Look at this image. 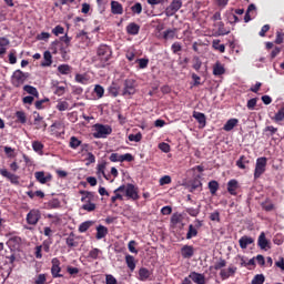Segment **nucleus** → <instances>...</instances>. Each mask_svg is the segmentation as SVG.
<instances>
[{"label":"nucleus","mask_w":284,"mask_h":284,"mask_svg":"<svg viewBox=\"0 0 284 284\" xmlns=\"http://www.w3.org/2000/svg\"><path fill=\"white\" fill-rule=\"evenodd\" d=\"M16 123H21V125H26L28 123V115L24 111L16 112Z\"/></svg>","instance_id":"nucleus-27"},{"label":"nucleus","mask_w":284,"mask_h":284,"mask_svg":"<svg viewBox=\"0 0 284 284\" xmlns=\"http://www.w3.org/2000/svg\"><path fill=\"white\" fill-rule=\"evenodd\" d=\"M43 59L44 61L41 63L42 68H50V65H52V53L50 51H44Z\"/></svg>","instance_id":"nucleus-30"},{"label":"nucleus","mask_w":284,"mask_h":284,"mask_svg":"<svg viewBox=\"0 0 284 284\" xmlns=\"http://www.w3.org/2000/svg\"><path fill=\"white\" fill-rule=\"evenodd\" d=\"M136 88H139L136 80L126 79L123 82V89H122L121 95L122 97H133V94H136Z\"/></svg>","instance_id":"nucleus-2"},{"label":"nucleus","mask_w":284,"mask_h":284,"mask_svg":"<svg viewBox=\"0 0 284 284\" xmlns=\"http://www.w3.org/2000/svg\"><path fill=\"white\" fill-rule=\"evenodd\" d=\"M135 63H139L140 70H145V68H148L150 63V60L148 58H141V59H136Z\"/></svg>","instance_id":"nucleus-44"},{"label":"nucleus","mask_w":284,"mask_h":284,"mask_svg":"<svg viewBox=\"0 0 284 284\" xmlns=\"http://www.w3.org/2000/svg\"><path fill=\"white\" fill-rule=\"evenodd\" d=\"M189 278H191V281H193V283L205 284V275H203L201 273L191 272L189 275Z\"/></svg>","instance_id":"nucleus-17"},{"label":"nucleus","mask_w":284,"mask_h":284,"mask_svg":"<svg viewBox=\"0 0 284 284\" xmlns=\"http://www.w3.org/2000/svg\"><path fill=\"white\" fill-rule=\"evenodd\" d=\"M82 210H84L85 212H94V210H97V204L94 202L83 204Z\"/></svg>","instance_id":"nucleus-57"},{"label":"nucleus","mask_w":284,"mask_h":284,"mask_svg":"<svg viewBox=\"0 0 284 284\" xmlns=\"http://www.w3.org/2000/svg\"><path fill=\"white\" fill-rule=\"evenodd\" d=\"M152 276V272L145 267H141L139 270V281H148Z\"/></svg>","instance_id":"nucleus-31"},{"label":"nucleus","mask_w":284,"mask_h":284,"mask_svg":"<svg viewBox=\"0 0 284 284\" xmlns=\"http://www.w3.org/2000/svg\"><path fill=\"white\" fill-rule=\"evenodd\" d=\"M131 12H133V14H141L143 12V6L140 2H136L131 7Z\"/></svg>","instance_id":"nucleus-47"},{"label":"nucleus","mask_w":284,"mask_h":284,"mask_svg":"<svg viewBox=\"0 0 284 284\" xmlns=\"http://www.w3.org/2000/svg\"><path fill=\"white\" fill-rule=\"evenodd\" d=\"M64 33H65V28H63L61 24H58L52 29V34H54L55 37H59V34H64Z\"/></svg>","instance_id":"nucleus-54"},{"label":"nucleus","mask_w":284,"mask_h":284,"mask_svg":"<svg viewBox=\"0 0 284 284\" xmlns=\"http://www.w3.org/2000/svg\"><path fill=\"white\" fill-rule=\"evenodd\" d=\"M68 108H70V104L65 101H61L57 104V110H59V112H65Z\"/></svg>","instance_id":"nucleus-58"},{"label":"nucleus","mask_w":284,"mask_h":284,"mask_svg":"<svg viewBox=\"0 0 284 284\" xmlns=\"http://www.w3.org/2000/svg\"><path fill=\"white\" fill-rule=\"evenodd\" d=\"M52 245V239H48L44 240L42 242V245H40V247H42L43 252H45L47 254L50 253V246Z\"/></svg>","instance_id":"nucleus-46"},{"label":"nucleus","mask_w":284,"mask_h":284,"mask_svg":"<svg viewBox=\"0 0 284 284\" xmlns=\"http://www.w3.org/2000/svg\"><path fill=\"white\" fill-rule=\"evenodd\" d=\"M41 221V211L38 209H32L28 214H27V223L28 225H37Z\"/></svg>","instance_id":"nucleus-7"},{"label":"nucleus","mask_w":284,"mask_h":284,"mask_svg":"<svg viewBox=\"0 0 284 284\" xmlns=\"http://www.w3.org/2000/svg\"><path fill=\"white\" fill-rule=\"evenodd\" d=\"M236 190H239V181L236 180H230L227 182V192L229 194H231L232 196H236Z\"/></svg>","instance_id":"nucleus-20"},{"label":"nucleus","mask_w":284,"mask_h":284,"mask_svg":"<svg viewBox=\"0 0 284 284\" xmlns=\"http://www.w3.org/2000/svg\"><path fill=\"white\" fill-rule=\"evenodd\" d=\"M24 92H27V94H31V97H34L36 99H39V90H37V88L30 85V84H26L23 87Z\"/></svg>","instance_id":"nucleus-33"},{"label":"nucleus","mask_w":284,"mask_h":284,"mask_svg":"<svg viewBox=\"0 0 284 284\" xmlns=\"http://www.w3.org/2000/svg\"><path fill=\"white\" fill-rule=\"evenodd\" d=\"M257 245L261 250H270V241H267V237H265V232L260 234Z\"/></svg>","instance_id":"nucleus-15"},{"label":"nucleus","mask_w":284,"mask_h":284,"mask_svg":"<svg viewBox=\"0 0 284 284\" xmlns=\"http://www.w3.org/2000/svg\"><path fill=\"white\" fill-rule=\"evenodd\" d=\"M209 190L212 196L216 195V192H219V182L216 180H212L209 182Z\"/></svg>","instance_id":"nucleus-38"},{"label":"nucleus","mask_w":284,"mask_h":284,"mask_svg":"<svg viewBox=\"0 0 284 284\" xmlns=\"http://www.w3.org/2000/svg\"><path fill=\"white\" fill-rule=\"evenodd\" d=\"M125 196L131 199V201H139V199H141L139 195V187L131 183L126 184Z\"/></svg>","instance_id":"nucleus-8"},{"label":"nucleus","mask_w":284,"mask_h":284,"mask_svg":"<svg viewBox=\"0 0 284 284\" xmlns=\"http://www.w3.org/2000/svg\"><path fill=\"white\" fill-rule=\"evenodd\" d=\"M181 255L183 258H192V256H194V246L193 245H184L181 248Z\"/></svg>","instance_id":"nucleus-16"},{"label":"nucleus","mask_w":284,"mask_h":284,"mask_svg":"<svg viewBox=\"0 0 284 284\" xmlns=\"http://www.w3.org/2000/svg\"><path fill=\"white\" fill-rule=\"evenodd\" d=\"M227 265V261H225L224 258H220V261L215 262L213 270H223V267H226Z\"/></svg>","instance_id":"nucleus-49"},{"label":"nucleus","mask_w":284,"mask_h":284,"mask_svg":"<svg viewBox=\"0 0 284 284\" xmlns=\"http://www.w3.org/2000/svg\"><path fill=\"white\" fill-rule=\"evenodd\" d=\"M99 254H101V250L93 248L89 252V258H93V261H97V258H99Z\"/></svg>","instance_id":"nucleus-61"},{"label":"nucleus","mask_w":284,"mask_h":284,"mask_svg":"<svg viewBox=\"0 0 284 284\" xmlns=\"http://www.w3.org/2000/svg\"><path fill=\"white\" fill-rule=\"evenodd\" d=\"M105 282L106 284H119L116 277L111 274L105 275Z\"/></svg>","instance_id":"nucleus-63"},{"label":"nucleus","mask_w":284,"mask_h":284,"mask_svg":"<svg viewBox=\"0 0 284 284\" xmlns=\"http://www.w3.org/2000/svg\"><path fill=\"white\" fill-rule=\"evenodd\" d=\"M240 247L241 250H247V245H252V243H254V239H252L251 236L247 235H243L240 240Z\"/></svg>","instance_id":"nucleus-22"},{"label":"nucleus","mask_w":284,"mask_h":284,"mask_svg":"<svg viewBox=\"0 0 284 284\" xmlns=\"http://www.w3.org/2000/svg\"><path fill=\"white\" fill-rule=\"evenodd\" d=\"M193 119H195L197 123H200V128H205L207 120L204 113L194 111Z\"/></svg>","instance_id":"nucleus-21"},{"label":"nucleus","mask_w":284,"mask_h":284,"mask_svg":"<svg viewBox=\"0 0 284 284\" xmlns=\"http://www.w3.org/2000/svg\"><path fill=\"white\" fill-rule=\"evenodd\" d=\"M33 125L36 126V130H43V132H45L47 128H48V123H45V120H43V116H41V114H39V112L34 111L33 112Z\"/></svg>","instance_id":"nucleus-10"},{"label":"nucleus","mask_w":284,"mask_h":284,"mask_svg":"<svg viewBox=\"0 0 284 284\" xmlns=\"http://www.w3.org/2000/svg\"><path fill=\"white\" fill-rule=\"evenodd\" d=\"M224 73H225V67L223 65V63L217 61L213 65V74H214V77H222V74H224Z\"/></svg>","instance_id":"nucleus-25"},{"label":"nucleus","mask_w":284,"mask_h":284,"mask_svg":"<svg viewBox=\"0 0 284 284\" xmlns=\"http://www.w3.org/2000/svg\"><path fill=\"white\" fill-rule=\"evenodd\" d=\"M125 263L126 267H129L131 272H134V270H136V261L134 260V256L130 254L125 255Z\"/></svg>","instance_id":"nucleus-29"},{"label":"nucleus","mask_w":284,"mask_h":284,"mask_svg":"<svg viewBox=\"0 0 284 284\" xmlns=\"http://www.w3.org/2000/svg\"><path fill=\"white\" fill-rule=\"evenodd\" d=\"M213 48L219 52H225V44H221V40H213Z\"/></svg>","instance_id":"nucleus-55"},{"label":"nucleus","mask_w":284,"mask_h":284,"mask_svg":"<svg viewBox=\"0 0 284 284\" xmlns=\"http://www.w3.org/2000/svg\"><path fill=\"white\" fill-rule=\"evenodd\" d=\"M273 121L278 123V121H284V108L280 109L278 112L273 118Z\"/></svg>","instance_id":"nucleus-59"},{"label":"nucleus","mask_w":284,"mask_h":284,"mask_svg":"<svg viewBox=\"0 0 284 284\" xmlns=\"http://www.w3.org/2000/svg\"><path fill=\"white\" fill-rule=\"evenodd\" d=\"M106 236H108V227L101 224L97 226L95 239L98 241H101V239H105Z\"/></svg>","instance_id":"nucleus-23"},{"label":"nucleus","mask_w":284,"mask_h":284,"mask_svg":"<svg viewBox=\"0 0 284 284\" xmlns=\"http://www.w3.org/2000/svg\"><path fill=\"white\" fill-rule=\"evenodd\" d=\"M194 236H199V230L194 227V225L190 224L186 233V240L190 241L191 239H194Z\"/></svg>","instance_id":"nucleus-35"},{"label":"nucleus","mask_w":284,"mask_h":284,"mask_svg":"<svg viewBox=\"0 0 284 284\" xmlns=\"http://www.w3.org/2000/svg\"><path fill=\"white\" fill-rule=\"evenodd\" d=\"M61 45V41L59 40H54L53 42H51V45H50V50L52 52V54H58L59 52V49Z\"/></svg>","instance_id":"nucleus-52"},{"label":"nucleus","mask_w":284,"mask_h":284,"mask_svg":"<svg viewBox=\"0 0 284 284\" xmlns=\"http://www.w3.org/2000/svg\"><path fill=\"white\" fill-rule=\"evenodd\" d=\"M108 92L111 97H119V84L116 83H112L109 89H108Z\"/></svg>","instance_id":"nucleus-42"},{"label":"nucleus","mask_w":284,"mask_h":284,"mask_svg":"<svg viewBox=\"0 0 284 284\" xmlns=\"http://www.w3.org/2000/svg\"><path fill=\"white\" fill-rule=\"evenodd\" d=\"M248 163H250V158L245 155H241L240 159L236 161V166L240 170H247Z\"/></svg>","instance_id":"nucleus-26"},{"label":"nucleus","mask_w":284,"mask_h":284,"mask_svg":"<svg viewBox=\"0 0 284 284\" xmlns=\"http://www.w3.org/2000/svg\"><path fill=\"white\" fill-rule=\"evenodd\" d=\"M47 276L45 274H39L34 281V284H45Z\"/></svg>","instance_id":"nucleus-64"},{"label":"nucleus","mask_w":284,"mask_h":284,"mask_svg":"<svg viewBox=\"0 0 284 284\" xmlns=\"http://www.w3.org/2000/svg\"><path fill=\"white\" fill-rule=\"evenodd\" d=\"M283 41H284V33L281 31H276V38H275L276 45H281Z\"/></svg>","instance_id":"nucleus-62"},{"label":"nucleus","mask_w":284,"mask_h":284,"mask_svg":"<svg viewBox=\"0 0 284 284\" xmlns=\"http://www.w3.org/2000/svg\"><path fill=\"white\" fill-rule=\"evenodd\" d=\"M237 267L236 266H229L227 268H222L220 271V277L222 278V281H227V278L234 276L237 272Z\"/></svg>","instance_id":"nucleus-11"},{"label":"nucleus","mask_w":284,"mask_h":284,"mask_svg":"<svg viewBox=\"0 0 284 284\" xmlns=\"http://www.w3.org/2000/svg\"><path fill=\"white\" fill-rule=\"evenodd\" d=\"M261 205L264 212H274V210H276V206L274 205V203H272V200L270 199L262 202Z\"/></svg>","instance_id":"nucleus-32"},{"label":"nucleus","mask_w":284,"mask_h":284,"mask_svg":"<svg viewBox=\"0 0 284 284\" xmlns=\"http://www.w3.org/2000/svg\"><path fill=\"white\" fill-rule=\"evenodd\" d=\"M183 8V1L172 0L170 6L165 9V14L168 17H174Z\"/></svg>","instance_id":"nucleus-6"},{"label":"nucleus","mask_w":284,"mask_h":284,"mask_svg":"<svg viewBox=\"0 0 284 284\" xmlns=\"http://www.w3.org/2000/svg\"><path fill=\"white\" fill-rule=\"evenodd\" d=\"M174 37H176V29L172 30V29H168L166 31H164L163 33V39L168 40V39H174Z\"/></svg>","instance_id":"nucleus-50"},{"label":"nucleus","mask_w":284,"mask_h":284,"mask_svg":"<svg viewBox=\"0 0 284 284\" xmlns=\"http://www.w3.org/2000/svg\"><path fill=\"white\" fill-rule=\"evenodd\" d=\"M199 187H203V183L200 178H195L191 182V191L193 192V190H199Z\"/></svg>","instance_id":"nucleus-45"},{"label":"nucleus","mask_w":284,"mask_h":284,"mask_svg":"<svg viewBox=\"0 0 284 284\" xmlns=\"http://www.w3.org/2000/svg\"><path fill=\"white\" fill-rule=\"evenodd\" d=\"M266 169H267V158L265 156L257 158L255 162L254 174H253L254 181H258V178L265 174Z\"/></svg>","instance_id":"nucleus-3"},{"label":"nucleus","mask_w":284,"mask_h":284,"mask_svg":"<svg viewBox=\"0 0 284 284\" xmlns=\"http://www.w3.org/2000/svg\"><path fill=\"white\" fill-rule=\"evenodd\" d=\"M264 132H268L266 133V136H274L278 132V129L272 125H268L264 129Z\"/></svg>","instance_id":"nucleus-56"},{"label":"nucleus","mask_w":284,"mask_h":284,"mask_svg":"<svg viewBox=\"0 0 284 284\" xmlns=\"http://www.w3.org/2000/svg\"><path fill=\"white\" fill-rule=\"evenodd\" d=\"M51 263V274L53 278H63V274H61V261H59L57 257H53Z\"/></svg>","instance_id":"nucleus-9"},{"label":"nucleus","mask_w":284,"mask_h":284,"mask_svg":"<svg viewBox=\"0 0 284 284\" xmlns=\"http://www.w3.org/2000/svg\"><path fill=\"white\" fill-rule=\"evenodd\" d=\"M43 148H45V145H43L41 143V141H33L32 142L33 152H37L38 154H43Z\"/></svg>","instance_id":"nucleus-37"},{"label":"nucleus","mask_w":284,"mask_h":284,"mask_svg":"<svg viewBox=\"0 0 284 284\" xmlns=\"http://www.w3.org/2000/svg\"><path fill=\"white\" fill-rule=\"evenodd\" d=\"M61 207V201L59 199H52L48 202L49 210H59Z\"/></svg>","instance_id":"nucleus-39"},{"label":"nucleus","mask_w":284,"mask_h":284,"mask_svg":"<svg viewBox=\"0 0 284 284\" xmlns=\"http://www.w3.org/2000/svg\"><path fill=\"white\" fill-rule=\"evenodd\" d=\"M265 283V275L263 274H257L253 277L251 284H263Z\"/></svg>","instance_id":"nucleus-53"},{"label":"nucleus","mask_w":284,"mask_h":284,"mask_svg":"<svg viewBox=\"0 0 284 284\" xmlns=\"http://www.w3.org/2000/svg\"><path fill=\"white\" fill-rule=\"evenodd\" d=\"M0 174L4 179H8L13 185H19V176L14 173L9 172L8 169H0Z\"/></svg>","instance_id":"nucleus-12"},{"label":"nucleus","mask_w":284,"mask_h":284,"mask_svg":"<svg viewBox=\"0 0 284 284\" xmlns=\"http://www.w3.org/2000/svg\"><path fill=\"white\" fill-rule=\"evenodd\" d=\"M112 48L105 43L100 44L97 48V68H105L112 60Z\"/></svg>","instance_id":"nucleus-1"},{"label":"nucleus","mask_w":284,"mask_h":284,"mask_svg":"<svg viewBox=\"0 0 284 284\" xmlns=\"http://www.w3.org/2000/svg\"><path fill=\"white\" fill-rule=\"evenodd\" d=\"M93 92L98 97V99H103V95L105 94V89H103L101 84H95Z\"/></svg>","instance_id":"nucleus-40"},{"label":"nucleus","mask_w":284,"mask_h":284,"mask_svg":"<svg viewBox=\"0 0 284 284\" xmlns=\"http://www.w3.org/2000/svg\"><path fill=\"white\" fill-rule=\"evenodd\" d=\"M60 54L63 59V61H68L70 59V55H68V52H70V47H68V44H63L62 42H60Z\"/></svg>","instance_id":"nucleus-34"},{"label":"nucleus","mask_w":284,"mask_h":284,"mask_svg":"<svg viewBox=\"0 0 284 284\" xmlns=\"http://www.w3.org/2000/svg\"><path fill=\"white\" fill-rule=\"evenodd\" d=\"M81 140H79V138L77 136H71L70 138V142H69V146L71 148V150H77V148H79L81 145Z\"/></svg>","instance_id":"nucleus-41"},{"label":"nucleus","mask_w":284,"mask_h":284,"mask_svg":"<svg viewBox=\"0 0 284 284\" xmlns=\"http://www.w3.org/2000/svg\"><path fill=\"white\" fill-rule=\"evenodd\" d=\"M81 194V202L84 204H90V203H94V201H97V195L94 192H90V191H80Z\"/></svg>","instance_id":"nucleus-13"},{"label":"nucleus","mask_w":284,"mask_h":284,"mask_svg":"<svg viewBox=\"0 0 284 284\" xmlns=\"http://www.w3.org/2000/svg\"><path fill=\"white\" fill-rule=\"evenodd\" d=\"M182 221V215L179 214V213H174L172 216H171V223L173 225H179V223H181Z\"/></svg>","instance_id":"nucleus-60"},{"label":"nucleus","mask_w":284,"mask_h":284,"mask_svg":"<svg viewBox=\"0 0 284 284\" xmlns=\"http://www.w3.org/2000/svg\"><path fill=\"white\" fill-rule=\"evenodd\" d=\"M91 225H94V222H92V221L82 222V223L79 225L78 231H79L81 234H83V233H85V232L89 231V229H90Z\"/></svg>","instance_id":"nucleus-36"},{"label":"nucleus","mask_w":284,"mask_h":284,"mask_svg":"<svg viewBox=\"0 0 284 284\" xmlns=\"http://www.w3.org/2000/svg\"><path fill=\"white\" fill-rule=\"evenodd\" d=\"M95 132L93 133L94 139H108L112 134V126L105 124H95Z\"/></svg>","instance_id":"nucleus-4"},{"label":"nucleus","mask_w":284,"mask_h":284,"mask_svg":"<svg viewBox=\"0 0 284 284\" xmlns=\"http://www.w3.org/2000/svg\"><path fill=\"white\" fill-rule=\"evenodd\" d=\"M30 77V73H24L21 70H16L11 77V83L14 88H21Z\"/></svg>","instance_id":"nucleus-5"},{"label":"nucleus","mask_w":284,"mask_h":284,"mask_svg":"<svg viewBox=\"0 0 284 284\" xmlns=\"http://www.w3.org/2000/svg\"><path fill=\"white\" fill-rule=\"evenodd\" d=\"M111 13L112 14H123V4L116 0L111 1Z\"/></svg>","instance_id":"nucleus-18"},{"label":"nucleus","mask_w":284,"mask_h":284,"mask_svg":"<svg viewBox=\"0 0 284 284\" xmlns=\"http://www.w3.org/2000/svg\"><path fill=\"white\" fill-rule=\"evenodd\" d=\"M141 30V26L136 24V22H131L126 26V32L128 34H131L132 37H136Z\"/></svg>","instance_id":"nucleus-19"},{"label":"nucleus","mask_w":284,"mask_h":284,"mask_svg":"<svg viewBox=\"0 0 284 284\" xmlns=\"http://www.w3.org/2000/svg\"><path fill=\"white\" fill-rule=\"evenodd\" d=\"M36 180L41 183L42 185H45L48 181H52V175H45V172L38 171L34 173Z\"/></svg>","instance_id":"nucleus-14"},{"label":"nucleus","mask_w":284,"mask_h":284,"mask_svg":"<svg viewBox=\"0 0 284 284\" xmlns=\"http://www.w3.org/2000/svg\"><path fill=\"white\" fill-rule=\"evenodd\" d=\"M77 235L74 233H70L69 236L65 239V243L68 247H77L79 245V242L77 241Z\"/></svg>","instance_id":"nucleus-28"},{"label":"nucleus","mask_w":284,"mask_h":284,"mask_svg":"<svg viewBox=\"0 0 284 284\" xmlns=\"http://www.w3.org/2000/svg\"><path fill=\"white\" fill-rule=\"evenodd\" d=\"M236 125H239V119H230L229 121H226V123L223 126V130L225 132H232V130H234V128H236Z\"/></svg>","instance_id":"nucleus-24"},{"label":"nucleus","mask_w":284,"mask_h":284,"mask_svg":"<svg viewBox=\"0 0 284 284\" xmlns=\"http://www.w3.org/2000/svg\"><path fill=\"white\" fill-rule=\"evenodd\" d=\"M43 103H50V99L44 98L42 100H38L36 101L34 105L37 110H43L45 108V105H43Z\"/></svg>","instance_id":"nucleus-51"},{"label":"nucleus","mask_w":284,"mask_h":284,"mask_svg":"<svg viewBox=\"0 0 284 284\" xmlns=\"http://www.w3.org/2000/svg\"><path fill=\"white\" fill-rule=\"evenodd\" d=\"M125 161L128 163H132V161H134V155L132 153H126V154L120 155V163H123Z\"/></svg>","instance_id":"nucleus-48"},{"label":"nucleus","mask_w":284,"mask_h":284,"mask_svg":"<svg viewBox=\"0 0 284 284\" xmlns=\"http://www.w3.org/2000/svg\"><path fill=\"white\" fill-rule=\"evenodd\" d=\"M58 72H60V74H70V72H72V67L69 64H60L58 67Z\"/></svg>","instance_id":"nucleus-43"}]
</instances>
